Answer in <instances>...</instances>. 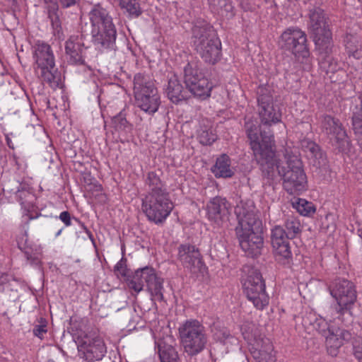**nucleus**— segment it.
Masks as SVG:
<instances>
[{"label":"nucleus","mask_w":362,"mask_h":362,"mask_svg":"<svg viewBox=\"0 0 362 362\" xmlns=\"http://www.w3.org/2000/svg\"><path fill=\"white\" fill-rule=\"evenodd\" d=\"M226 209L224 199L219 197L214 198L207 205L209 218L218 225L223 223L222 211Z\"/></svg>","instance_id":"26"},{"label":"nucleus","mask_w":362,"mask_h":362,"mask_svg":"<svg viewBox=\"0 0 362 362\" xmlns=\"http://www.w3.org/2000/svg\"><path fill=\"white\" fill-rule=\"evenodd\" d=\"M283 227L291 239L296 238L302 231V226L298 218L288 216L284 221Z\"/></svg>","instance_id":"29"},{"label":"nucleus","mask_w":362,"mask_h":362,"mask_svg":"<svg viewBox=\"0 0 362 362\" xmlns=\"http://www.w3.org/2000/svg\"><path fill=\"white\" fill-rule=\"evenodd\" d=\"M193 43L205 62L214 64L221 59V42L213 27L204 21H197L192 28Z\"/></svg>","instance_id":"4"},{"label":"nucleus","mask_w":362,"mask_h":362,"mask_svg":"<svg viewBox=\"0 0 362 362\" xmlns=\"http://www.w3.org/2000/svg\"><path fill=\"white\" fill-rule=\"evenodd\" d=\"M93 42L99 49H115L116 41V29L114 24L110 28L98 27L90 29Z\"/></svg>","instance_id":"19"},{"label":"nucleus","mask_w":362,"mask_h":362,"mask_svg":"<svg viewBox=\"0 0 362 362\" xmlns=\"http://www.w3.org/2000/svg\"><path fill=\"white\" fill-rule=\"evenodd\" d=\"M81 347L88 362L101 360L106 352L103 340L98 336H86Z\"/></svg>","instance_id":"21"},{"label":"nucleus","mask_w":362,"mask_h":362,"mask_svg":"<svg viewBox=\"0 0 362 362\" xmlns=\"http://www.w3.org/2000/svg\"><path fill=\"white\" fill-rule=\"evenodd\" d=\"M351 125L356 139H362V110L354 112L351 117Z\"/></svg>","instance_id":"34"},{"label":"nucleus","mask_w":362,"mask_h":362,"mask_svg":"<svg viewBox=\"0 0 362 362\" xmlns=\"http://www.w3.org/2000/svg\"><path fill=\"white\" fill-rule=\"evenodd\" d=\"M7 281H8L7 274L0 271V286L5 284Z\"/></svg>","instance_id":"44"},{"label":"nucleus","mask_w":362,"mask_h":362,"mask_svg":"<svg viewBox=\"0 0 362 362\" xmlns=\"http://www.w3.org/2000/svg\"><path fill=\"white\" fill-rule=\"evenodd\" d=\"M305 144L303 146L310 153L313 165L317 169L327 170L328 168L327 156L320 147L312 141H305Z\"/></svg>","instance_id":"24"},{"label":"nucleus","mask_w":362,"mask_h":362,"mask_svg":"<svg viewBox=\"0 0 362 362\" xmlns=\"http://www.w3.org/2000/svg\"><path fill=\"white\" fill-rule=\"evenodd\" d=\"M245 128L262 177L268 182L280 177L283 180L284 189L290 194L305 190L307 177L301 160L296 155L286 153L283 158L276 155L273 135L270 131L262 129V126L259 130L248 122Z\"/></svg>","instance_id":"1"},{"label":"nucleus","mask_w":362,"mask_h":362,"mask_svg":"<svg viewBox=\"0 0 362 362\" xmlns=\"http://www.w3.org/2000/svg\"><path fill=\"white\" fill-rule=\"evenodd\" d=\"M238 226L235 230L245 255L256 258L261 255L264 245L262 223L253 211L237 205L234 209Z\"/></svg>","instance_id":"2"},{"label":"nucleus","mask_w":362,"mask_h":362,"mask_svg":"<svg viewBox=\"0 0 362 362\" xmlns=\"http://www.w3.org/2000/svg\"><path fill=\"white\" fill-rule=\"evenodd\" d=\"M184 81L189 93L194 96H209L211 88L208 79L195 65L188 63L185 67Z\"/></svg>","instance_id":"13"},{"label":"nucleus","mask_w":362,"mask_h":362,"mask_svg":"<svg viewBox=\"0 0 362 362\" xmlns=\"http://www.w3.org/2000/svg\"><path fill=\"white\" fill-rule=\"evenodd\" d=\"M151 90H157L154 81L148 75L137 74L134 78V95L143 93H148Z\"/></svg>","instance_id":"27"},{"label":"nucleus","mask_w":362,"mask_h":362,"mask_svg":"<svg viewBox=\"0 0 362 362\" xmlns=\"http://www.w3.org/2000/svg\"><path fill=\"white\" fill-rule=\"evenodd\" d=\"M309 29L319 54L321 68L326 72H334L337 64L332 57V35L330 30L331 21L321 8L310 10Z\"/></svg>","instance_id":"3"},{"label":"nucleus","mask_w":362,"mask_h":362,"mask_svg":"<svg viewBox=\"0 0 362 362\" xmlns=\"http://www.w3.org/2000/svg\"><path fill=\"white\" fill-rule=\"evenodd\" d=\"M163 279L158 277L155 270L148 267L137 269L128 283V286L136 293L146 285L152 297L156 300H163Z\"/></svg>","instance_id":"10"},{"label":"nucleus","mask_w":362,"mask_h":362,"mask_svg":"<svg viewBox=\"0 0 362 362\" xmlns=\"http://www.w3.org/2000/svg\"><path fill=\"white\" fill-rule=\"evenodd\" d=\"M60 220L64 223L66 226H70L71 223V216L68 211H63L59 215Z\"/></svg>","instance_id":"41"},{"label":"nucleus","mask_w":362,"mask_h":362,"mask_svg":"<svg viewBox=\"0 0 362 362\" xmlns=\"http://www.w3.org/2000/svg\"><path fill=\"white\" fill-rule=\"evenodd\" d=\"M289 240L291 239L283 226H276L272 230L271 242L276 253V259L284 264H288L292 260Z\"/></svg>","instance_id":"15"},{"label":"nucleus","mask_w":362,"mask_h":362,"mask_svg":"<svg viewBox=\"0 0 362 362\" xmlns=\"http://www.w3.org/2000/svg\"><path fill=\"white\" fill-rule=\"evenodd\" d=\"M78 0H59L61 5L64 8L70 7L74 5Z\"/></svg>","instance_id":"43"},{"label":"nucleus","mask_w":362,"mask_h":362,"mask_svg":"<svg viewBox=\"0 0 362 362\" xmlns=\"http://www.w3.org/2000/svg\"><path fill=\"white\" fill-rule=\"evenodd\" d=\"M48 17L51 21L54 29L61 27V21L58 14V5L55 2H51L47 7Z\"/></svg>","instance_id":"36"},{"label":"nucleus","mask_w":362,"mask_h":362,"mask_svg":"<svg viewBox=\"0 0 362 362\" xmlns=\"http://www.w3.org/2000/svg\"><path fill=\"white\" fill-rule=\"evenodd\" d=\"M345 42L346 49L349 54L356 57V53L361 47L357 38L352 35L347 36Z\"/></svg>","instance_id":"38"},{"label":"nucleus","mask_w":362,"mask_h":362,"mask_svg":"<svg viewBox=\"0 0 362 362\" xmlns=\"http://www.w3.org/2000/svg\"><path fill=\"white\" fill-rule=\"evenodd\" d=\"M358 142V144L360 146V148L361 149V151H362V139H357Z\"/></svg>","instance_id":"47"},{"label":"nucleus","mask_w":362,"mask_h":362,"mask_svg":"<svg viewBox=\"0 0 362 362\" xmlns=\"http://www.w3.org/2000/svg\"><path fill=\"white\" fill-rule=\"evenodd\" d=\"M87 27L85 25L82 27V33L80 35H71L65 42V56L70 64H86L88 47L84 45L83 37L87 33Z\"/></svg>","instance_id":"14"},{"label":"nucleus","mask_w":362,"mask_h":362,"mask_svg":"<svg viewBox=\"0 0 362 362\" xmlns=\"http://www.w3.org/2000/svg\"><path fill=\"white\" fill-rule=\"evenodd\" d=\"M112 123L117 131L127 132L131 129L130 124L122 112L112 117Z\"/></svg>","instance_id":"37"},{"label":"nucleus","mask_w":362,"mask_h":362,"mask_svg":"<svg viewBox=\"0 0 362 362\" xmlns=\"http://www.w3.org/2000/svg\"><path fill=\"white\" fill-rule=\"evenodd\" d=\"M181 344L185 353L194 356L201 353L207 344L204 327L197 320H187L179 328Z\"/></svg>","instance_id":"8"},{"label":"nucleus","mask_w":362,"mask_h":362,"mask_svg":"<svg viewBox=\"0 0 362 362\" xmlns=\"http://www.w3.org/2000/svg\"><path fill=\"white\" fill-rule=\"evenodd\" d=\"M47 332L46 322H42L40 325H37L33 329V333L35 336L42 338V335Z\"/></svg>","instance_id":"40"},{"label":"nucleus","mask_w":362,"mask_h":362,"mask_svg":"<svg viewBox=\"0 0 362 362\" xmlns=\"http://www.w3.org/2000/svg\"><path fill=\"white\" fill-rule=\"evenodd\" d=\"M61 232H62V230H59L57 232V236L59 235H60V233H61Z\"/></svg>","instance_id":"48"},{"label":"nucleus","mask_w":362,"mask_h":362,"mask_svg":"<svg viewBox=\"0 0 362 362\" xmlns=\"http://www.w3.org/2000/svg\"><path fill=\"white\" fill-rule=\"evenodd\" d=\"M115 270L119 272L122 275H126L125 274V263L121 259L119 262L117 263V264L115 267Z\"/></svg>","instance_id":"42"},{"label":"nucleus","mask_w":362,"mask_h":362,"mask_svg":"<svg viewBox=\"0 0 362 362\" xmlns=\"http://www.w3.org/2000/svg\"><path fill=\"white\" fill-rule=\"evenodd\" d=\"M233 175V173L232 172V170L228 168V177H231Z\"/></svg>","instance_id":"46"},{"label":"nucleus","mask_w":362,"mask_h":362,"mask_svg":"<svg viewBox=\"0 0 362 362\" xmlns=\"http://www.w3.org/2000/svg\"><path fill=\"white\" fill-rule=\"evenodd\" d=\"M146 185L148 187V192L146 195H156L161 193H168L164 187L159 175L156 172H149L146 179Z\"/></svg>","instance_id":"28"},{"label":"nucleus","mask_w":362,"mask_h":362,"mask_svg":"<svg viewBox=\"0 0 362 362\" xmlns=\"http://www.w3.org/2000/svg\"><path fill=\"white\" fill-rule=\"evenodd\" d=\"M198 139L203 145H210L216 139V135L213 133L209 126L202 127L198 131Z\"/></svg>","instance_id":"32"},{"label":"nucleus","mask_w":362,"mask_h":362,"mask_svg":"<svg viewBox=\"0 0 362 362\" xmlns=\"http://www.w3.org/2000/svg\"><path fill=\"white\" fill-rule=\"evenodd\" d=\"M257 102L262 125L270 127L281 121V113L279 107L274 105L272 95L262 94L258 97Z\"/></svg>","instance_id":"17"},{"label":"nucleus","mask_w":362,"mask_h":362,"mask_svg":"<svg viewBox=\"0 0 362 362\" xmlns=\"http://www.w3.org/2000/svg\"><path fill=\"white\" fill-rule=\"evenodd\" d=\"M280 47L291 52L297 58H307L310 52L305 33L298 28H288L281 35Z\"/></svg>","instance_id":"12"},{"label":"nucleus","mask_w":362,"mask_h":362,"mask_svg":"<svg viewBox=\"0 0 362 362\" xmlns=\"http://www.w3.org/2000/svg\"><path fill=\"white\" fill-rule=\"evenodd\" d=\"M320 127L323 132L331 136L330 139H334L339 145L348 143L346 132L338 119L329 115H323L320 117Z\"/></svg>","instance_id":"18"},{"label":"nucleus","mask_w":362,"mask_h":362,"mask_svg":"<svg viewBox=\"0 0 362 362\" xmlns=\"http://www.w3.org/2000/svg\"><path fill=\"white\" fill-rule=\"evenodd\" d=\"M223 154L217 158L216 164L212 167L211 171L216 177H226V158Z\"/></svg>","instance_id":"35"},{"label":"nucleus","mask_w":362,"mask_h":362,"mask_svg":"<svg viewBox=\"0 0 362 362\" xmlns=\"http://www.w3.org/2000/svg\"><path fill=\"white\" fill-rule=\"evenodd\" d=\"M158 352L161 362H176L179 361L177 352L171 346H159Z\"/></svg>","instance_id":"30"},{"label":"nucleus","mask_w":362,"mask_h":362,"mask_svg":"<svg viewBox=\"0 0 362 362\" xmlns=\"http://www.w3.org/2000/svg\"><path fill=\"white\" fill-rule=\"evenodd\" d=\"M246 277L243 279V293L255 307L262 310L269 303V296L265 291V283L260 272L252 267H245Z\"/></svg>","instance_id":"9"},{"label":"nucleus","mask_w":362,"mask_h":362,"mask_svg":"<svg viewBox=\"0 0 362 362\" xmlns=\"http://www.w3.org/2000/svg\"><path fill=\"white\" fill-rule=\"evenodd\" d=\"M243 334L252 346V354L257 362H276V357L272 354L273 345L269 339L262 337L256 332L251 334L243 333Z\"/></svg>","instance_id":"16"},{"label":"nucleus","mask_w":362,"mask_h":362,"mask_svg":"<svg viewBox=\"0 0 362 362\" xmlns=\"http://www.w3.org/2000/svg\"><path fill=\"white\" fill-rule=\"evenodd\" d=\"M165 93L168 98L174 103L186 100L189 97V91L187 87H183L178 76L175 74L169 78Z\"/></svg>","instance_id":"23"},{"label":"nucleus","mask_w":362,"mask_h":362,"mask_svg":"<svg viewBox=\"0 0 362 362\" xmlns=\"http://www.w3.org/2000/svg\"><path fill=\"white\" fill-rule=\"evenodd\" d=\"M329 290L337 301L334 307L336 318L348 327L354 320L352 308L357 298L354 284L347 279H337L329 285Z\"/></svg>","instance_id":"5"},{"label":"nucleus","mask_w":362,"mask_h":362,"mask_svg":"<svg viewBox=\"0 0 362 362\" xmlns=\"http://www.w3.org/2000/svg\"><path fill=\"white\" fill-rule=\"evenodd\" d=\"M89 19L90 25H88L87 23L86 25L87 27V32L91 28H98V27H104L110 28V25H112V18L109 16L107 11L100 7V6H95L89 13Z\"/></svg>","instance_id":"25"},{"label":"nucleus","mask_w":362,"mask_h":362,"mask_svg":"<svg viewBox=\"0 0 362 362\" xmlns=\"http://www.w3.org/2000/svg\"><path fill=\"white\" fill-rule=\"evenodd\" d=\"M354 355L360 361L362 362V337L356 339L353 344Z\"/></svg>","instance_id":"39"},{"label":"nucleus","mask_w":362,"mask_h":362,"mask_svg":"<svg viewBox=\"0 0 362 362\" xmlns=\"http://www.w3.org/2000/svg\"><path fill=\"white\" fill-rule=\"evenodd\" d=\"M0 362H8V360L5 356L0 355Z\"/></svg>","instance_id":"45"},{"label":"nucleus","mask_w":362,"mask_h":362,"mask_svg":"<svg viewBox=\"0 0 362 362\" xmlns=\"http://www.w3.org/2000/svg\"><path fill=\"white\" fill-rule=\"evenodd\" d=\"M119 5L130 16L138 17L141 13V9L138 0H119Z\"/></svg>","instance_id":"31"},{"label":"nucleus","mask_w":362,"mask_h":362,"mask_svg":"<svg viewBox=\"0 0 362 362\" xmlns=\"http://www.w3.org/2000/svg\"><path fill=\"white\" fill-rule=\"evenodd\" d=\"M37 76L50 87L55 88L61 82V74L55 68L54 57L51 47L44 42L37 43L35 49Z\"/></svg>","instance_id":"7"},{"label":"nucleus","mask_w":362,"mask_h":362,"mask_svg":"<svg viewBox=\"0 0 362 362\" xmlns=\"http://www.w3.org/2000/svg\"><path fill=\"white\" fill-rule=\"evenodd\" d=\"M178 250L179 259L185 267L189 269L192 273L201 271L203 262L201 259L199 251L195 246L182 245Z\"/></svg>","instance_id":"20"},{"label":"nucleus","mask_w":362,"mask_h":362,"mask_svg":"<svg viewBox=\"0 0 362 362\" xmlns=\"http://www.w3.org/2000/svg\"><path fill=\"white\" fill-rule=\"evenodd\" d=\"M137 107L150 115L158 111L160 105V98L158 90H151L148 93L134 95Z\"/></svg>","instance_id":"22"},{"label":"nucleus","mask_w":362,"mask_h":362,"mask_svg":"<svg viewBox=\"0 0 362 362\" xmlns=\"http://www.w3.org/2000/svg\"><path fill=\"white\" fill-rule=\"evenodd\" d=\"M176 362H179V361H176Z\"/></svg>","instance_id":"50"},{"label":"nucleus","mask_w":362,"mask_h":362,"mask_svg":"<svg viewBox=\"0 0 362 362\" xmlns=\"http://www.w3.org/2000/svg\"><path fill=\"white\" fill-rule=\"evenodd\" d=\"M142 210L148 219L156 224L163 223L173 209L168 193L146 195L142 200Z\"/></svg>","instance_id":"11"},{"label":"nucleus","mask_w":362,"mask_h":362,"mask_svg":"<svg viewBox=\"0 0 362 362\" xmlns=\"http://www.w3.org/2000/svg\"><path fill=\"white\" fill-rule=\"evenodd\" d=\"M303 324L305 326L308 325L313 326L315 329L325 337L327 352L332 356H336L339 349L352 338V334L349 330L330 325L325 319L316 317L313 313H309L303 317Z\"/></svg>","instance_id":"6"},{"label":"nucleus","mask_w":362,"mask_h":362,"mask_svg":"<svg viewBox=\"0 0 362 362\" xmlns=\"http://www.w3.org/2000/svg\"><path fill=\"white\" fill-rule=\"evenodd\" d=\"M292 204L297 211L303 216H309L311 214H314L315 211L313 203L303 199H298L297 201L293 202Z\"/></svg>","instance_id":"33"},{"label":"nucleus","mask_w":362,"mask_h":362,"mask_svg":"<svg viewBox=\"0 0 362 362\" xmlns=\"http://www.w3.org/2000/svg\"><path fill=\"white\" fill-rule=\"evenodd\" d=\"M47 362H54L53 360L50 359V360H48Z\"/></svg>","instance_id":"49"}]
</instances>
